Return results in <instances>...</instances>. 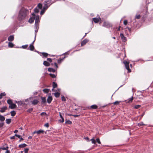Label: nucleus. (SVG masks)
Segmentation results:
<instances>
[{"label": "nucleus", "mask_w": 153, "mask_h": 153, "mask_svg": "<svg viewBox=\"0 0 153 153\" xmlns=\"http://www.w3.org/2000/svg\"><path fill=\"white\" fill-rule=\"evenodd\" d=\"M27 10L24 8L22 9L19 12V20H22L24 19L26 16Z\"/></svg>", "instance_id": "f257e3e1"}, {"label": "nucleus", "mask_w": 153, "mask_h": 153, "mask_svg": "<svg viewBox=\"0 0 153 153\" xmlns=\"http://www.w3.org/2000/svg\"><path fill=\"white\" fill-rule=\"evenodd\" d=\"M123 63L125 64V67L127 70L128 71V72H131V71L129 69V63L128 62H127L126 61H124L123 62Z\"/></svg>", "instance_id": "f03ea898"}, {"label": "nucleus", "mask_w": 153, "mask_h": 153, "mask_svg": "<svg viewBox=\"0 0 153 153\" xmlns=\"http://www.w3.org/2000/svg\"><path fill=\"white\" fill-rule=\"evenodd\" d=\"M103 26L107 27H110L112 26L111 25L109 22H104Z\"/></svg>", "instance_id": "7ed1b4c3"}, {"label": "nucleus", "mask_w": 153, "mask_h": 153, "mask_svg": "<svg viewBox=\"0 0 153 153\" xmlns=\"http://www.w3.org/2000/svg\"><path fill=\"white\" fill-rule=\"evenodd\" d=\"M36 37V35H35V38L34 40L33 41V42L30 45L29 48H30V50L31 51H33L34 49V48L33 45V44L35 40V38Z\"/></svg>", "instance_id": "20e7f679"}, {"label": "nucleus", "mask_w": 153, "mask_h": 153, "mask_svg": "<svg viewBox=\"0 0 153 153\" xmlns=\"http://www.w3.org/2000/svg\"><path fill=\"white\" fill-rule=\"evenodd\" d=\"M39 17L38 16H36L35 18V26L37 28V24L39 22Z\"/></svg>", "instance_id": "39448f33"}, {"label": "nucleus", "mask_w": 153, "mask_h": 153, "mask_svg": "<svg viewBox=\"0 0 153 153\" xmlns=\"http://www.w3.org/2000/svg\"><path fill=\"white\" fill-rule=\"evenodd\" d=\"M120 36L123 41L125 42L126 41V38L124 36L123 34L121 33Z\"/></svg>", "instance_id": "423d86ee"}, {"label": "nucleus", "mask_w": 153, "mask_h": 153, "mask_svg": "<svg viewBox=\"0 0 153 153\" xmlns=\"http://www.w3.org/2000/svg\"><path fill=\"white\" fill-rule=\"evenodd\" d=\"M16 107V105L14 103H12L10 105H9V108L11 109H13Z\"/></svg>", "instance_id": "0eeeda50"}, {"label": "nucleus", "mask_w": 153, "mask_h": 153, "mask_svg": "<svg viewBox=\"0 0 153 153\" xmlns=\"http://www.w3.org/2000/svg\"><path fill=\"white\" fill-rule=\"evenodd\" d=\"M93 19L94 22L96 23H98L101 20V18L100 17L99 18H93Z\"/></svg>", "instance_id": "6e6552de"}, {"label": "nucleus", "mask_w": 153, "mask_h": 153, "mask_svg": "<svg viewBox=\"0 0 153 153\" xmlns=\"http://www.w3.org/2000/svg\"><path fill=\"white\" fill-rule=\"evenodd\" d=\"M39 102V101L37 100H34L31 101L32 104L34 105H37Z\"/></svg>", "instance_id": "1a4fd4ad"}, {"label": "nucleus", "mask_w": 153, "mask_h": 153, "mask_svg": "<svg viewBox=\"0 0 153 153\" xmlns=\"http://www.w3.org/2000/svg\"><path fill=\"white\" fill-rule=\"evenodd\" d=\"M44 132V131L42 130H40L37 131H34L33 134L37 133V134H40L41 133H43Z\"/></svg>", "instance_id": "9d476101"}, {"label": "nucleus", "mask_w": 153, "mask_h": 153, "mask_svg": "<svg viewBox=\"0 0 153 153\" xmlns=\"http://www.w3.org/2000/svg\"><path fill=\"white\" fill-rule=\"evenodd\" d=\"M88 41V40L87 39H85L81 43V46H83L85 45Z\"/></svg>", "instance_id": "9b49d317"}, {"label": "nucleus", "mask_w": 153, "mask_h": 153, "mask_svg": "<svg viewBox=\"0 0 153 153\" xmlns=\"http://www.w3.org/2000/svg\"><path fill=\"white\" fill-rule=\"evenodd\" d=\"M7 109V107L6 106H4L1 108V109L0 110V111L1 112H4Z\"/></svg>", "instance_id": "f8f14e48"}, {"label": "nucleus", "mask_w": 153, "mask_h": 153, "mask_svg": "<svg viewBox=\"0 0 153 153\" xmlns=\"http://www.w3.org/2000/svg\"><path fill=\"white\" fill-rule=\"evenodd\" d=\"M52 100V98L51 97V96H49L48 97L47 99V101L48 102V103H50L51 102Z\"/></svg>", "instance_id": "ddd939ff"}, {"label": "nucleus", "mask_w": 153, "mask_h": 153, "mask_svg": "<svg viewBox=\"0 0 153 153\" xmlns=\"http://www.w3.org/2000/svg\"><path fill=\"white\" fill-rule=\"evenodd\" d=\"M14 39V36H10L8 38V40L9 41H12Z\"/></svg>", "instance_id": "4468645a"}, {"label": "nucleus", "mask_w": 153, "mask_h": 153, "mask_svg": "<svg viewBox=\"0 0 153 153\" xmlns=\"http://www.w3.org/2000/svg\"><path fill=\"white\" fill-rule=\"evenodd\" d=\"M133 100V97L129 98L128 100H126V102L127 103H130L132 102V100Z\"/></svg>", "instance_id": "2eb2a0df"}, {"label": "nucleus", "mask_w": 153, "mask_h": 153, "mask_svg": "<svg viewBox=\"0 0 153 153\" xmlns=\"http://www.w3.org/2000/svg\"><path fill=\"white\" fill-rule=\"evenodd\" d=\"M42 102L43 103H45L46 102V99L45 97H41Z\"/></svg>", "instance_id": "dca6fc26"}, {"label": "nucleus", "mask_w": 153, "mask_h": 153, "mask_svg": "<svg viewBox=\"0 0 153 153\" xmlns=\"http://www.w3.org/2000/svg\"><path fill=\"white\" fill-rule=\"evenodd\" d=\"M43 64L44 65L47 66H48L50 65V63L45 61H44Z\"/></svg>", "instance_id": "f3484780"}, {"label": "nucleus", "mask_w": 153, "mask_h": 153, "mask_svg": "<svg viewBox=\"0 0 153 153\" xmlns=\"http://www.w3.org/2000/svg\"><path fill=\"white\" fill-rule=\"evenodd\" d=\"M34 20V18H30L29 20V22L30 23H32L33 22Z\"/></svg>", "instance_id": "a211bd4d"}, {"label": "nucleus", "mask_w": 153, "mask_h": 153, "mask_svg": "<svg viewBox=\"0 0 153 153\" xmlns=\"http://www.w3.org/2000/svg\"><path fill=\"white\" fill-rule=\"evenodd\" d=\"M27 146V145L26 144H25V143H23L22 144H21V145H19V147L20 148H24V147H26Z\"/></svg>", "instance_id": "6ab92c4d"}, {"label": "nucleus", "mask_w": 153, "mask_h": 153, "mask_svg": "<svg viewBox=\"0 0 153 153\" xmlns=\"http://www.w3.org/2000/svg\"><path fill=\"white\" fill-rule=\"evenodd\" d=\"M6 122L7 124H9L11 122V119H6Z\"/></svg>", "instance_id": "aec40b11"}, {"label": "nucleus", "mask_w": 153, "mask_h": 153, "mask_svg": "<svg viewBox=\"0 0 153 153\" xmlns=\"http://www.w3.org/2000/svg\"><path fill=\"white\" fill-rule=\"evenodd\" d=\"M48 71L50 72H55V70L52 68H49L48 69Z\"/></svg>", "instance_id": "412c9836"}, {"label": "nucleus", "mask_w": 153, "mask_h": 153, "mask_svg": "<svg viewBox=\"0 0 153 153\" xmlns=\"http://www.w3.org/2000/svg\"><path fill=\"white\" fill-rule=\"evenodd\" d=\"M2 149L3 150H7L8 149V147L7 146H6L4 147L0 148V149Z\"/></svg>", "instance_id": "4be33fe9"}, {"label": "nucleus", "mask_w": 153, "mask_h": 153, "mask_svg": "<svg viewBox=\"0 0 153 153\" xmlns=\"http://www.w3.org/2000/svg\"><path fill=\"white\" fill-rule=\"evenodd\" d=\"M7 103L9 105L13 103V102L12 100L10 99L8 100L7 101Z\"/></svg>", "instance_id": "5701e85b"}, {"label": "nucleus", "mask_w": 153, "mask_h": 153, "mask_svg": "<svg viewBox=\"0 0 153 153\" xmlns=\"http://www.w3.org/2000/svg\"><path fill=\"white\" fill-rule=\"evenodd\" d=\"M8 45L9 47H10V48H12L13 47L14 45L12 43L9 42L8 43Z\"/></svg>", "instance_id": "b1692460"}, {"label": "nucleus", "mask_w": 153, "mask_h": 153, "mask_svg": "<svg viewBox=\"0 0 153 153\" xmlns=\"http://www.w3.org/2000/svg\"><path fill=\"white\" fill-rule=\"evenodd\" d=\"M54 96L56 97H59L60 95V93L58 92H56V93H54Z\"/></svg>", "instance_id": "393cba45"}, {"label": "nucleus", "mask_w": 153, "mask_h": 153, "mask_svg": "<svg viewBox=\"0 0 153 153\" xmlns=\"http://www.w3.org/2000/svg\"><path fill=\"white\" fill-rule=\"evenodd\" d=\"M11 115L12 116H14L16 114V112L14 111H13L10 112Z\"/></svg>", "instance_id": "a878e982"}, {"label": "nucleus", "mask_w": 153, "mask_h": 153, "mask_svg": "<svg viewBox=\"0 0 153 153\" xmlns=\"http://www.w3.org/2000/svg\"><path fill=\"white\" fill-rule=\"evenodd\" d=\"M50 90L48 89H45L43 90V91L45 93H48Z\"/></svg>", "instance_id": "bb28decb"}, {"label": "nucleus", "mask_w": 153, "mask_h": 153, "mask_svg": "<svg viewBox=\"0 0 153 153\" xmlns=\"http://www.w3.org/2000/svg\"><path fill=\"white\" fill-rule=\"evenodd\" d=\"M5 120V117L1 115L0 117V121H2Z\"/></svg>", "instance_id": "cd10ccee"}, {"label": "nucleus", "mask_w": 153, "mask_h": 153, "mask_svg": "<svg viewBox=\"0 0 153 153\" xmlns=\"http://www.w3.org/2000/svg\"><path fill=\"white\" fill-rule=\"evenodd\" d=\"M91 108L93 109H96L97 108V106L95 105H93L91 106Z\"/></svg>", "instance_id": "c85d7f7f"}, {"label": "nucleus", "mask_w": 153, "mask_h": 153, "mask_svg": "<svg viewBox=\"0 0 153 153\" xmlns=\"http://www.w3.org/2000/svg\"><path fill=\"white\" fill-rule=\"evenodd\" d=\"M53 88H55L57 86V85L55 82H53Z\"/></svg>", "instance_id": "c756f323"}, {"label": "nucleus", "mask_w": 153, "mask_h": 153, "mask_svg": "<svg viewBox=\"0 0 153 153\" xmlns=\"http://www.w3.org/2000/svg\"><path fill=\"white\" fill-rule=\"evenodd\" d=\"M37 8H38V7L39 9H41L42 8V4H39L37 6Z\"/></svg>", "instance_id": "7c9ffc66"}, {"label": "nucleus", "mask_w": 153, "mask_h": 153, "mask_svg": "<svg viewBox=\"0 0 153 153\" xmlns=\"http://www.w3.org/2000/svg\"><path fill=\"white\" fill-rule=\"evenodd\" d=\"M91 140L92 142V143L94 144H95L96 143V140H95L94 139L92 138L91 139Z\"/></svg>", "instance_id": "2f4dec72"}, {"label": "nucleus", "mask_w": 153, "mask_h": 153, "mask_svg": "<svg viewBox=\"0 0 153 153\" xmlns=\"http://www.w3.org/2000/svg\"><path fill=\"white\" fill-rule=\"evenodd\" d=\"M49 75H50V76L53 78H55L56 76V75L54 74H50Z\"/></svg>", "instance_id": "473e14b6"}, {"label": "nucleus", "mask_w": 153, "mask_h": 153, "mask_svg": "<svg viewBox=\"0 0 153 153\" xmlns=\"http://www.w3.org/2000/svg\"><path fill=\"white\" fill-rule=\"evenodd\" d=\"M138 125V126H143V125H146L145 124H144L143 122H140V123H139Z\"/></svg>", "instance_id": "72a5a7b5"}, {"label": "nucleus", "mask_w": 153, "mask_h": 153, "mask_svg": "<svg viewBox=\"0 0 153 153\" xmlns=\"http://www.w3.org/2000/svg\"><path fill=\"white\" fill-rule=\"evenodd\" d=\"M64 59V58H63V59H61V58H60L58 60V62L59 63H61V62H62V60H63Z\"/></svg>", "instance_id": "f704fd0d"}, {"label": "nucleus", "mask_w": 153, "mask_h": 153, "mask_svg": "<svg viewBox=\"0 0 153 153\" xmlns=\"http://www.w3.org/2000/svg\"><path fill=\"white\" fill-rule=\"evenodd\" d=\"M34 12L36 13H37L39 12V10L37 8V7H36L34 10Z\"/></svg>", "instance_id": "c9c22d12"}, {"label": "nucleus", "mask_w": 153, "mask_h": 153, "mask_svg": "<svg viewBox=\"0 0 153 153\" xmlns=\"http://www.w3.org/2000/svg\"><path fill=\"white\" fill-rule=\"evenodd\" d=\"M42 54L45 57H47L48 55V53H42Z\"/></svg>", "instance_id": "e433bc0d"}, {"label": "nucleus", "mask_w": 153, "mask_h": 153, "mask_svg": "<svg viewBox=\"0 0 153 153\" xmlns=\"http://www.w3.org/2000/svg\"><path fill=\"white\" fill-rule=\"evenodd\" d=\"M96 142H97L99 144H101V142L100 141L99 138H97L96 139Z\"/></svg>", "instance_id": "4c0bfd02"}, {"label": "nucleus", "mask_w": 153, "mask_h": 153, "mask_svg": "<svg viewBox=\"0 0 153 153\" xmlns=\"http://www.w3.org/2000/svg\"><path fill=\"white\" fill-rule=\"evenodd\" d=\"M140 105H136L134 106V108L135 109H137L139 108L140 107Z\"/></svg>", "instance_id": "58836bf2"}, {"label": "nucleus", "mask_w": 153, "mask_h": 153, "mask_svg": "<svg viewBox=\"0 0 153 153\" xmlns=\"http://www.w3.org/2000/svg\"><path fill=\"white\" fill-rule=\"evenodd\" d=\"M28 46V45H23L22 46V48L24 49H26Z\"/></svg>", "instance_id": "ea45409f"}, {"label": "nucleus", "mask_w": 153, "mask_h": 153, "mask_svg": "<svg viewBox=\"0 0 153 153\" xmlns=\"http://www.w3.org/2000/svg\"><path fill=\"white\" fill-rule=\"evenodd\" d=\"M140 15H136V16H135V18L136 19H140Z\"/></svg>", "instance_id": "a19ab883"}, {"label": "nucleus", "mask_w": 153, "mask_h": 153, "mask_svg": "<svg viewBox=\"0 0 153 153\" xmlns=\"http://www.w3.org/2000/svg\"><path fill=\"white\" fill-rule=\"evenodd\" d=\"M66 123L68 124H71L72 123L69 120H66Z\"/></svg>", "instance_id": "79ce46f5"}, {"label": "nucleus", "mask_w": 153, "mask_h": 153, "mask_svg": "<svg viewBox=\"0 0 153 153\" xmlns=\"http://www.w3.org/2000/svg\"><path fill=\"white\" fill-rule=\"evenodd\" d=\"M62 100V101H66V99H65V98L63 96L61 98Z\"/></svg>", "instance_id": "37998d69"}, {"label": "nucleus", "mask_w": 153, "mask_h": 153, "mask_svg": "<svg viewBox=\"0 0 153 153\" xmlns=\"http://www.w3.org/2000/svg\"><path fill=\"white\" fill-rule=\"evenodd\" d=\"M119 102H118V101H116L115 102H114L113 104H114V105H118L119 104Z\"/></svg>", "instance_id": "c03bdc74"}, {"label": "nucleus", "mask_w": 153, "mask_h": 153, "mask_svg": "<svg viewBox=\"0 0 153 153\" xmlns=\"http://www.w3.org/2000/svg\"><path fill=\"white\" fill-rule=\"evenodd\" d=\"M28 150V149L27 148L25 149L24 150L25 153H27Z\"/></svg>", "instance_id": "a18cd8bd"}, {"label": "nucleus", "mask_w": 153, "mask_h": 153, "mask_svg": "<svg viewBox=\"0 0 153 153\" xmlns=\"http://www.w3.org/2000/svg\"><path fill=\"white\" fill-rule=\"evenodd\" d=\"M33 110V108H31L28 110L27 111L29 112H31Z\"/></svg>", "instance_id": "49530a36"}, {"label": "nucleus", "mask_w": 153, "mask_h": 153, "mask_svg": "<svg viewBox=\"0 0 153 153\" xmlns=\"http://www.w3.org/2000/svg\"><path fill=\"white\" fill-rule=\"evenodd\" d=\"M127 23V21L126 20H124L123 22V24L125 25H126V24Z\"/></svg>", "instance_id": "de8ad7c7"}, {"label": "nucleus", "mask_w": 153, "mask_h": 153, "mask_svg": "<svg viewBox=\"0 0 153 153\" xmlns=\"http://www.w3.org/2000/svg\"><path fill=\"white\" fill-rule=\"evenodd\" d=\"M44 126L45 127H47L48 128L49 127V124L48 123H46L44 125Z\"/></svg>", "instance_id": "09e8293b"}, {"label": "nucleus", "mask_w": 153, "mask_h": 153, "mask_svg": "<svg viewBox=\"0 0 153 153\" xmlns=\"http://www.w3.org/2000/svg\"><path fill=\"white\" fill-rule=\"evenodd\" d=\"M15 138H16V137H15V136H13L12 137H10V139H15Z\"/></svg>", "instance_id": "8fccbe9b"}, {"label": "nucleus", "mask_w": 153, "mask_h": 153, "mask_svg": "<svg viewBox=\"0 0 153 153\" xmlns=\"http://www.w3.org/2000/svg\"><path fill=\"white\" fill-rule=\"evenodd\" d=\"M4 125L3 123H0V128L2 127Z\"/></svg>", "instance_id": "3c124183"}, {"label": "nucleus", "mask_w": 153, "mask_h": 153, "mask_svg": "<svg viewBox=\"0 0 153 153\" xmlns=\"http://www.w3.org/2000/svg\"><path fill=\"white\" fill-rule=\"evenodd\" d=\"M46 114V113L45 112H42L41 114V115H45Z\"/></svg>", "instance_id": "603ef678"}, {"label": "nucleus", "mask_w": 153, "mask_h": 153, "mask_svg": "<svg viewBox=\"0 0 153 153\" xmlns=\"http://www.w3.org/2000/svg\"><path fill=\"white\" fill-rule=\"evenodd\" d=\"M47 60L50 62H51L52 61V59L51 58H48Z\"/></svg>", "instance_id": "864d4df0"}, {"label": "nucleus", "mask_w": 153, "mask_h": 153, "mask_svg": "<svg viewBox=\"0 0 153 153\" xmlns=\"http://www.w3.org/2000/svg\"><path fill=\"white\" fill-rule=\"evenodd\" d=\"M0 94L1 95V96H2V97L6 95L5 93L4 92L1 93Z\"/></svg>", "instance_id": "5fc2aeb1"}, {"label": "nucleus", "mask_w": 153, "mask_h": 153, "mask_svg": "<svg viewBox=\"0 0 153 153\" xmlns=\"http://www.w3.org/2000/svg\"><path fill=\"white\" fill-rule=\"evenodd\" d=\"M62 120H59V121H60L62 123H63L64 122V119L63 118H61Z\"/></svg>", "instance_id": "6e6d98bb"}, {"label": "nucleus", "mask_w": 153, "mask_h": 153, "mask_svg": "<svg viewBox=\"0 0 153 153\" xmlns=\"http://www.w3.org/2000/svg\"><path fill=\"white\" fill-rule=\"evenodd\" d=\"M84 139L86 140L89 141V138L88 137H86L84 138Z\"/></svg>", "instance_id": "4d7b16f0"}, {"label": "nucleus", "mask_w": 153, "mask_h": 153, "mask_svg": "<svg viewBox=\"0 0 153 153\" xmlns=\"http://www.w3.org/2000/svg\"><path fill=\"white\" fill-rule=\"evenodd\" d=\"M44 11L43 10H42L40 12V14L41 15H42L44 13Z\"/></svg>", "instance_id": "13d9d810"}, {"label": "nucleus", "mask_w": 153, "mask_h": 153, "mask_svg": "<svg viewBox=\"0 0 153 153\" xmlns=\"http://www.w3.org/2000/svg\"><path fill=\"white\" fill-rule=\"evenodd\" d=\"M59 116H60V117L61 118H63L62 114H61V113L60 112H59Z\"/></svg>", "instance_id": "bf43d9fd"}, {"label": "nucleus", "mask_w": 153, "mask_h": 153, "mask_svg": "<svg viewBox=\"0 0 153 153\" xmlns=\"http://www.w3.org/2000/svg\"><path fill=\"white\" fill-rule=\"evenodd\" d=\"M6 151L5 152V153H10V152L9 151L7 150H6Z\"/></svg>", "instance_id": "052dcab7"}, {"label": "nucleus", "mask_w": 153, "mask_h": 153, "mask_svg": "<svg viewBox=\"0 0 153 153\" xmlns=\"http://www.w3.org/2000/svg\"><path fill=\"white\" fill-rule=\"evenodd\" d=\"M55 66L56 67V68H58V66L56 63H54Z\"/></svg>", "instance_id": "680f3d73"}, {"label": "nucleus", "mask_w": 153, "mask_h": 153, "mask_svg": "<svg viewBox=\"0 0 153 153\" xmlns=\"http://www.w3.org/2000/svg\"><path fill=\"white\" fill-rule=\"evenodd\" d=\"M79 116V115H73V116L74 117H77Z\"/></svg>", "instance_id": "e2e57ef3"}, {"label": "nucleus", "mask_w": 153, "mask_h": 153, "mask_svg": "<svg viewBox=\"0 0 153 153\" xmlns=\"http://www.w3.org/2000/svg\"><path fill=\"white\" fill-rule=\"evenodd\" d=\"M126 28L128 29L129 31H131V29L128 27H127Z\"/></svg>", "instance_id": "0e129e2a"}, {"label": "nucleus", "mask_w": 153, "mask_h": 153, "mask_svg": "<svg viewBox=\"0 0 153 153\" xmlns=\"http://www.w3.org/2000/svg\"><path fill=\"white\" fill-rule=\"evenodd\" d=\"M18 132V131L17 130H16L14 131V133H17Z\"/></svg>", "instance_id": "69168bd1"}, {"label": "nucleus", "mask_w": 153, "mask_h": 153, "mask_svg": "<svg viewBox=\"0 0 153 153\" xmlns=\"http://www.w3.org/2000/svg\"><path fill=\"white\" fill-rule=\"evenodd\" d=\"M32 138V137L31 136H29L28 137V139H30Z\"/></svg>", "instance_id": "338daca9"}, {"label": "nucleus", "mask_w": 153, "mask_h": 153, "mask_svg": "<svg viewBox=\"0 0 153 153\" xmlns=\"http://www.w3.org/2000/svg\"><path fill=\"white\" fill-rule=\"evenodd\" d=\"M17 137L19 138H20V137H21V136L20 135H17Z\"/></svg>", "instance_id": "774afa93"}]
</instances>
